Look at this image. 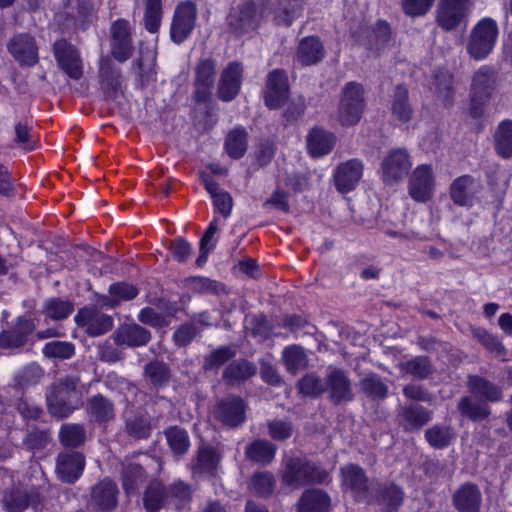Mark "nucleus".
<instances>
[{"instance_id":"63","label":"nucleus","mask_w":512,"mask_h":512,"mask_svg":"<svg viewBox=\"0 0 512 512\" xmlns=\"http://www.w3.org/2000/svg\"><path fill=\"white\" fill-rule=\"evenodd\" d=\"M15 141L25 150H33L36 143L31 134V127L26 123L19 122L15 125Z\"/></svg>"},{"instance_id":"53","label":"nucleus","mask_w":512,"mask_h":512,"mask_svg":"<svg viewBox=\"0 0 512 512\" xmlns=\"http://www.w3.org/2000/svg\"><path fill=\"white\" fill-rule=\"evenodd\" d=\"M144 472L137 464L128 465L123 472V488L127 494L133 493L138 484L143 481Z\"/></svg>"},{"instance_id":"10","label":"nucleus","mask_w":512,"mask_h":512,"mask_svg":"<svg viewBox=\"0 0 512 512\" xmlns=\"http://www.w3.org/2000/svg\"><path fill=\"white\" fill-rule=\"evenodd\" d=\"M342 486L356 501L371 502L370 486L364 470L355 464L341 468Z\"/></svg>"},{"instance_id":"51","label":"nucleus","mask_w":512,"mask_h":512,"mask_svg":"<svg viewBox=\"0 0 512 512\" xmlns=\"http://www.w3.org/2000/svg\"><path fill=\"white\" fill-rule=\"evenodd\" d=\"M219 456L213 448L203 447L199 450L195 469L199 472L212 473L219 463Z\"/></svg>"},{"instance_id":"60","label":"nucleus","mask_w":512,"mask_h":512,"mask_svg":"<svg viewBox=\"0 0 512 512\" xmlns=\"http://www.w3.org/2000/svg\"><path fill=\"white\" fill-rule=\"evenodd\" d=\"M362 390L374 397L384 398L387 395V386L377 376H369L361 381Z\"/></svg>"},{"instance_id":"2","label":"nucleus","mask_w":512,"mask_h":512,"mask_svg":"<svg viewBox=\"0 0 512 512\" xmlns=\"http://www.w3.org/2000/svg\"><path fill=\"white\" fill-rule=\"evenodd\" d=\"M282 483L298 489L311 483H323L328 473L315 464L301 458H289L282 473Z\"/></svg>"},{"instance_id":"41","label":"nucleus","mask_w":512,"mask_h":512,"mask_svg":"<svg viewBox=\"0 0 512 512\" xmlns=\"http://www.w3.org/2000/svg\"><path fill=\"white\" fill-rule=\"evenodd\" d=\"M453 78L447 71H441L435 76L434 88L438 100L443 105H450L453 98Z\"/></svg>"},{"instance_id":"32","label":"nucleus","mask_w":512,"mask_h":512,"mask_svg":"<svg viewBox=\"0 0 512 512\" xmlns=\"http://www.w3.org/2000/svg\"><path fill=\"white\" fill-rule=\"evenodd\" d=\"M276 446L267 440H255L246 447L245 454L251 461L269 464L275 457Z\"/></svg>"},{"instance_id":"7","label":"nucleus","mask_w":512,"mask_h":512,"mask_svg":"<svg viewBox=\"0 0 512 512\" xmlns=\"http://www.w3.org/2000/svg\"><path fill=\"white\" fill-rule=\"evenodd\" d=\"M364 90L361 84H346L339 107V119L343 125L356 124L364 110Z\"/></svg>"},{"instance_id":"57","label":"nucleus","mask_w":512,"mask_h":512,"mask_svg":"<svg viewBox=\"0 0 512 512\" xmlns=\"http://www.w3.org/2000/svg\"><path fill=\"white\" fill-rule=\"evenodd\" d=\"M300 11L301 6L297 1L289 2L287 5L281 4L275 14V22L277 25L290 26L300 15Z\"/></svg>"},{"instance_id":"24","label":"nucleus","mask_w":512,"mask_h":512,"mask_svg":"<svg viewBox=\"0 0 512 512\" xmlns=\"http://www.w3.org/2000/svg\"><path fill=\"white\" fill-rule=\"evenodd\" d=\"M325 56V49L318 37L303 38L297 48L296 62L302 66H311L320 62Z\"/></svg>"},{"instance_id":"50","label":"nucleus","mask_w":512,"mask_h":512,"mask_svg":"<svg viewBox=\"0 0 512 512\" xmlns=\"http://www.w3.org/2000/svg\"><path fill=\"white\" fill-rule=\"evenodd\" d=\"M473 336L490 352L498 356L505 354V347L502 342L493 334L483 328L472 330Z\"/></svg>"},{"instance_id":"47","label":"nucleus","mask_w":512,"mask_h":512,"mask_svg":"<svg viewBox=\"0 0 512 512\" xmlns=\"http://www.w3.org/2000/svg\"><path fill=\"white\" fill-rule=\"evenodd\" d=\"M59 436L64 446L77 447L84 442L85 432L81 425L66 424L61 427Z\"/></svg>"},{"instance_id":"22","label":"nucleus","mask_w":512,"mask_h":512,"mask_svg":"<svg viewBox=\"0 0 512 512\" xmlns=\"http://www.w3.org/2000/svg\"><path fill=\"white\" fill-rule=\"evenodd\" d=\"M453 504L458 512H480L482 494L477 485L465 483L453 495Z\"/></svg>"},{"instance_id":"18","label":"nucleus","mask_w":512,"mask_h":512,"mask_svg":"<svg viewBox=\"0 0 512 512\" xmlns=\"http://www.w3.org/2000/svg\"><path fill=\"white\" fill-rule=\"evenodd\" d=\"M242 68L239 63H230L221 73L218 97L225 102L233 100L240 91Z\"/></svg>"},{"instance_id":"5","label":"nucleus","mask_w":512,"mask_h":512,"mask_svg":"<svg viewBox=\"0 0 512 512\" xmlns=\"http://www.w3.org/2000/svg\"><path fill=\"white\" fill-rule=\"evenodd\" d=\"M79 379L66 377L53 386L47 394V404L50 413L58 418L68 417L74 410L71 399L75 394Z\"/></svg>"},{"instance_id":"52","label":"nucleus","mask_w":512,"mask_h":512,"mask_svg":"<svg viewBox=\"0 0 512 512\" xmlns=\"http://www.w3.org/2000/svg\"><path fill=\"white\" fill-rule=\"evenodd\" d=\"M458 408L464 416L473 420H482L489 414L487 405L472 402L468 397L460 400Z\"/></svg>"},{"instance_id":"21","label":"nucleus","mask_w":512,"mask_h":512,"mask_svg":"<svg viewBox=\"0 0 512 512\" xmlns=\"http://www.w3.org/2000/svg\"><path fill=\"white\" fill-rule=\"evenodd\" d=\"M8 49L21 65L32 66L38 60V49L35 41L27 34H19L11 39Z\"/></svg>"},{"instance_id":"33","label":"nucleus","mask_w":512,"mask_h":512,"mask_svg":"<svg viewBox=\"0 0 512 512\" xmlns=\"http://www.w3.org/2000/svg\"><path fill=\"white\" fill-rule=\"evenodd\" d=\"M282 361L286 370L292 374L307 367L308 359L302 347L290 345L282 351Z\"/></svg>"},{"instance_id":"9","label":"nucleus","mask_w":512,"mask_h":512,"mask_svg":"<svg viewBox=\"0 0 512 512\" xmlns=\"http://www.w3.org/2000/svg\"><path fill=\"white\" fill-rule=\"evenodd\" d=\"M197 18L196 5L191 1L177 5L170 28V36L173 42H184L195 28Z\"/></svg>"},{"instance_id":"39","label":"nucleus","mask_w":512,"mask_h":512,"mask_svg":"<svg viewBox=\"0 0 512 512\" xmlns=\"http://www.w3.org/2000/svg\"><path fill=\"white\" fill-rule=\"evenodd\" d=\"M275 484L276 480L272 473L260 471L252 475L249 482V489L258 496L266 497L273 493Z\"/></svg>"},{"instance_id":"29","label":"nucleus","mask_w":512,"mask_h":512,"mask_svg":"<svg viewBox=\"0 0 512 512\" xmlns=\"http://www.w3.org/2000/svg\"><path fill=\"white\" fill-rule=\"evenodd\" d=\"M474 179L463 175L453 181L450 187L451 199L456 205L471 206L473 204L475 189Z\"/></svg>"},{"instance_id":"30","label":"nucleus","mask_w":512,"mask_h":512,"mask_svg":"<svg viewBox=\"0 0 512 512\" xmlns=\"http://www.w3.org/2000/svg\"><path fill=\"white\" fill-rule=\"evenodd\" d=\"M468 387L473 394L487 401L496 402L502 398V389L499 386L479 376H470Z\"/></svg>"},{"instance_id":"35","label":"nucleus","mask_w":512,"mask_h":512,"mask_svg":"<svg viewBox=\"0 0 512 512\" xmlns=\"http://www.w3.org/2000/svg\"><path fill=\"white\" fill-rule=\"evenodd\" d=\"M495 148L503 158L512 156V121H502L495 133Z\"/></svg>"},{"instance_id":"12","label":"nucleus","mask_w":512,"mask_h":512,"mask_svg":"<svg viewBox=\"0 0 512 512\" xmlns=\"http://www.w3.org/2000/svg\"><path fill=\"white\" fill-rule=\"evenodd\" d=\"M435 189V178L430 165L422 164L417 166L409 179V195L417 202H427L433 196Z\"/></svg>"},{"instance_id":"54","label":"nucleus","mask_w":512,"mask_h":512,"mask_svg":"<svg viewBox=\"0 0 512 512\" xmlns=\"http://www.w3.org/2000/svg\"><path fill=\"white\" fill-rule=\"evenodd\" d=\"M109 294L111 295V303L113 306L121 301H128L135 298L138 294V290L131 284L121 282L112 284L109 288Z\"/></svg>"},{"instance_id":"15","label":"nucleus","mask_w":512,"mask_h":512,"mask_svg":"<svg viewBox=\"0 0 512 512\" xmlns=\"http://www.w3.org/2000/svg\"><path fill=\"white\" fill-rule=\"evenodd\" d=\"M325 391L329 392L330 399L334 403L348 402L353 398L350 380L346 373L338 368L329 369L326 375Z\"/></svg>"},{"instance_id":"16","label":"nucleus","mask_w":512,"mask_h":512,"mask_svg":"<svg viewBox=\"0 0 512 512\" xmlns=\"http://www.w3.org/2000/svg\"><path fill=\"white\" fill-rule=\"evenodd\" d=\"M78 325L84 327L91 336H99L112 328V318L93 308H83L75 316Z\"/></svg>"},{"instance_id":"23","label":"nucleus","mask_w":512,"mask_h":512,"mask_svg":"<svg viewBox=\"0 0 512 512\" xmlns=\"http://www.w3.org/2000/svg\"><path fill=\"white\" fill-rule=\"evenodd\" d=\"M199 176L206 191L213 199L215 210L224 218H228L231 215L233 208V199L230 193L220 189L219 184L215 182L206 172H201Z\"/></svg>"},{"instance_id":"62","label":"nucleus","mask_w":512,"mask_h":512,"mask_svg":"<svg viewBox=\"0 0 512 512\" xmlns=\"http://www.w3.org/2000/svg\"><path fill=\"white\" fill-rule=\"evenodd\" d=\"M235 351L230 347H221L210 354L205 360L204 368L207 370L219 368L221 365L234 357Z\"/></svg>"},{"instance_id":"38","label":"nucleus","mask_w":512,"mask_h":512,"mask_svg":"<svg viewBox=\"0 0 512 512\" xmlns=\"http://www.w3.org/2000/svg\"><path fill=\"white\" fill-rule=\"evenodd\" d=\"M392 113L401 122H407L412 115V109L408 103V90L399 85L395 88L392 100Z\"/></svg>"},{"instance_id":"37","label":"nucleus","mask_w":512,"mask_h":512,"mask_svg":"<svg viewBox=\"0 0 512 512\" xmlns=\"http://www.w3.org/2000/svg\"><path fill=\"white\" fill-rule=\"evenodd\" d=\"M400 415L407 430L419 429L431 419L430 413L420 406L404 408Z\"/></svg>"},{"instance_id":"59","label":"nucleus","mask_w":512,"mask_h":512,"mask_svg":"<svg viewBox=\"0 0 512 512\" xmlns=\"http://www.w3.org/2000/svg\"><path fill=\"white\" fill-rule=\"evenodd\" d=\"M380 501L386 505L388 512L396 511L403 501V491L390 485L382 490Z\"/></svg>"},{"instance_id":"48","label":"nucleus","mask_w":512,"mask_h":512,"mask_svg":"<svg viewBox=\"0 0 512 512\" xmlns=\"http://www.w3.org/2000/svg\"><path fill=\"white\" fill-rule=\"evenodd\" d=\"M73 311L70 302L60 299H49L44 306L45 314L53 320H62L67 318Z\"/></svg>"},{"instance_id":"31","label":"nucleus","mask_w":512,"mask_h":512,"mask_svg":"<svg viewBox=\"0 0 512 512\" xmlns=\"http://www.w3.org/2000/svg\"><path fill=\"white\" fill-rule=\"evenodd\" d=\"M256 367L247 360L234 361L223 372V379L228 384H236L245 381L255 375Z\"/></svg>"},{"instance_id":"17","label":"nucleus","mask_w":512,"mask_h":512,"mask_svg":"<svg viewBox=\"0 0 512 512\" xmlns=\"http://www.w3.org/2000/svg\"><path fill=\"white\" fill-rule=\"evenodd\" d=\"M112 55L120 62L128 60L132 54L129 23L126 20H117L111 27Z\"/></svg>"},{"instance_id":"11","label":"nucleus","mask_w":512,"mask_h":512,"mask_svg":"<svg viewBox=\"0 0 512 512\" xmlns=\"http://www.w3.org/2000/svg\"><path fill=\"white\" fill-rule=\"evenodd\" d=\"M53 51L60 69L73 80L81 79L84 71L79 51L63 39L54 43Z\"/></svg>"},{"instance_id":"40","label":"nucleus","mask_w":512,"mask_h":512,"mask_svg":"<svg viewBox=\"0 0 512 512\" xmlns=\"http://www.w3.org/2000/svg\"><path fill=\"white\" fill-rule=\"evenodd\" d=\"M403 373L410 374L418 379H425L432 373L430 360L424 356H417L400 364Z\"/></svg>"},{"instance_id":"3","label":"nucleus","mask_w":512,"mask_h":512,"mask_svg":"<svg viewBox=\"0 0 512 512\" xmlns=\"http://www.w3.org/2000/svg\"><path fill=\"white\" fill-rule=\"evenodd\" d=\"M496 84L493 68L484 65L474 72L470 84L469 112L473 117H480L489 102Z\"/></svg>"},{"instance_id":"13","label":"nucleus","mask_w":512,"mask_h":512,"mask_svg":"<svg viewBox=\"0 0 512 512\" xmlns=\"http://www.w3.org/2000/svg\"><path fill=\"white\" fill-rule=\"evenodd\" d=\"M364 164L359 159H350L339 164L333 173L336 189L342 193L353 191L362 179Z\"/></svg>"},{"instance_id":"27","label":"nucleus","mask_w":512,"mask_h":512,"mask_svg":"<svg viewBox=\"0 0 512 512\" xmlns=\"http://www.w3.org/2000/svg\"><path fill=\"white\" fill-rule=\"evenodd\" d=\"M150 332L137 324L125 325L121 327L115 336L117 345L128 347L143 346L149 342Z\"/></svg>"},{"instance_id":"14","label":"nucleus","mask_w":512,"mask_h":512,"mask_svg":"<svg viewBox=\"0 0 512 512\" xmlns=\"http://www.w3.org/2000/svg\"><path fill=\"white\" fill-rule=\"evenodd\" d=\"M246 406L240 397L229 396L222 399L215 408V417L223 424L236 427L245 420Z\"/></svg>"},{"instance_id":"1","label":"nucleus","mask_w":512,"mask_h":512,"mask_svg":"<svg viewBox=\"0 0 512 512\" xmlns=\"http://www.w3.org/2000/svg\"><path fill=\"white\" fill-rule=\"evenodd\" d=\"M499 34L497 22L485 17L479 20L472 28L468 42L467 52L475 60L487 58L493 51Z\"/></svg>"},{"instance_id":"61","label":"nucleus","mask_w":512,"mask_h":512,"mask_svg":"<svg viewBox=\"0 0 512 512\" xmlns=\"http://www.w3.org/2000/svg\"><path fill=\"white\" fill-rule=\"evenodd\" d=\"M435 0H402V8L406 15L418 17L425 15Z\"/></svg>"},{"instance_id":"25","label":"nucleus","mask_w":512,"mask_h":512,"mask_svg":"<svg viewBox=\"0 0 512 512\" xmlns=\"http://www.w3.org/2000/svg\"><path fill=\"white\" fill-rule=\"evenodd\" d=\"M117 486L111 480H103L96 485L92 492V503L101 511H110L117 504Z\"/></svg>"},{"instance_id":"8","label":"nucleus","mask_w":512,"mask_h":512,"mask_svg":"<svg viewBox=\"0 0 512 512\" xmlns=\"http://www.w3.org/2000/svg\"><path fill=\"white\" fill-rule=\"evenodd\" d=\"M411 167L412 162L406 149H392L382 160L381 177L386 184H395L408 174Z\"/></svg>"},{"instance_id":"43","label":"nucleus","mask_w":512,"mask_h":512,"mask_svg":"<svg viewBox=\"0 0 512 512\" xmlns=\"http://www.w3.org/2000/svg\"><path fill=\"white\" fill-rule=\"evenodd\" d=\"M167 497L162 485L153 481L150 483L144 494V506L149 512H156L164 504V500Z\"/></svg>"},{"instance_id":"49","label":"nucleus","mask_w":512,"mask_h":512,"mask_svg":"<svg viewBox=\"0 0 512 512\" xmlns=\"http://www.w3.org/2000/svg\"><path fill=\"white\" fill-rule=\"evenodd\" d=\"M166 438L171 450L175 454H183L189 447L187 432L177 427H171L166 432Z\"/></svg>"},{"instance_id":"42","label":"nucleus","mask_w":512,"mask_h":512,"mask_svg":"<svg viewBox=\"0 0 512 512\" xmlns=\"http://www.w3.org/2000/svg\"><path fill=\"white\" fill-rule=\"evenodd\" d=\"M162 20V0H146L144 24L150 33L158 31Z\"/></svg>"},{"instance_id":"64","label":"nucleus","mask_w":512,"mask_h":512,"mask_svg":"<svg viewBox=\"0 0 512 512\" xmlns=\"http://www.w3.org/2000/svg\"><path fill=\"white\" fill-rule=\"evenodd\" d=\"M145 373L149 379L156 385H161L169 378V371L165 364L152 362L145 368Z\"/></svg>"},{"instance_id":"19","label":"nucleus","mask_w":512,"mask_h":512,"mask_svg":"<svg viewBox=\"0 0 512 512\" xmlns=\"http://www.w3.org/2000/svg\"><path fill=\"white\" fill-rule=\"evenodd\" d=\"M288 96L287 76L282 70L272 71L267 80L265 103L271 109L279 108Z\"/></svg>"},{"instance_id":"20","label":"nucleus","mask_w":512,"mask_h":512,"mask_svg":"<svg viewBox=\"0 0 512 512\" xmlns=\"http://www.w3.org/2000/svg\"><path fill=\"white\" fill-rule=\"evenodd\" d=\"M84 467L85 459L78 452L61 453L57 458L56 471L64 482H75L82 475Z\"/></svg>"},{"instance_id":"45","label":"nucleus","mask_w":512,"mask_h":512,"mask_svg":"<svg viewBox=\"0 0 512 512\" xmlns=\"http://www.w3.org/2000/svg\"><path fill=\"white\" fill-rule=\"evenodd\" d=\"M30 503L28 493L21 488L11 490L3 498L4 507L8 512H22Z\"/></svg>"},{"instance_id":"4","label":"nucleus","mask_w":512,"mask_h":512,"mask_svg":"<svg viewBox=\"0 0 512 512\" xmlns=\"http://www.w3.org/2000/svg\"><path fill=\"white\" fill-rule=\"evenodd\" d=\"M264 13L263 5H257L251 0H246L230 11L227 23L235 33H247L258 28Z\"/></svg>"},{"instance_id":"55","label":"nucleus","mask_w":512,"mask_h":512,"mask_svg":"<svg viewBox=\"0 0 512 512\" xmlns=\"http://www.w3.org/2000/svg\"><path fill=\"white\" fill-rule=\"evenodd\" d=\"M298 389L306 396L316 397L325 391V385L318 376L307 374L299 380Z\"/></svg>"},{"instance_id":"58","label":"nucleus","mask_w":512,"mask_h":512,"mask_svg":"<svg viewBox=\"0 0 512 512\" xmlns=\"http://www.w3.org/2000/svg\"><path fill=\"white\" fill-rule=\"evenodd\" d=\"M260 373L262 379L269 385H281L282 378L273 364L272 356L268 355L260 360Z\"/></svg>"},{"instance_id":"44","label":"nucleus","mask_w":512,"mask_h":512,"mask_svg":"<svg viewBox=\"0 0 512 512\" xmlns=\"http://www.w3.org/2000/svg\"><path fill=\"white\" fill-rule=\"evenodd\" d=\"M453 436L452 430L447 426L435 425L425 432L426 440L435 449L447 447Z\"/></svg>"},{"instance_id":"28","label":"nucleus","mask_w":512,"mask_h":512,"mask_svg":"<svg viewBox=\"0 0 512 512\" xmlns=\"http://www.w3.org/2000/svg\"><path fill=\"white\" fill-rule=\"evenodd\" d=\"M330 497L327 493L311 489L304 492L298 501V512H328Z\"/></svg>"},{"instance_id":"34","label":"nucleus","mask_w":512,"mask_h":512,"mask_svg":"<svg viewBox=\"0 0 512 512\" xmlns=\"http://www.w3.org/2000/svg\"><path fill=\"white\" fill-rule=\"evenodd\" d=\"M88 411L91 417L99 423L109 422L115 416L113 404L102 395H96L89 399Z\"/></svg>"},{"instance_id":"36","label":"nucleus","mask_w":512,"mask_h":512,"mask_svg":"<svg viewBox=\"0 0 512 512\" xmlns=\"http://www.w3.org/2000/svg\"><path fill=\"white\" fill-rule=\"evenodd\" d=\"M247 132L243 128H235L226 138L225 149L234 159L241 158L247 150Z\"/></svg>"},{"instance_id":"6","label":"nucleus","mask_w":512,"mask_h":512,"mask_svg":"<svg viewBox=\"0 0 512 512\" xmlns=\"http://www.w3.org/2000/svg\"><path fill=\"white\" fill-rule=\"evenodd\" d=\"M471 10V0H439L436 20L443 30L452 31L466 25Z\"/></svg>"},{"instance_id":"56","label":"nucleus","mask_w":512,"mask_h":512,"mask_svg":"<svg viewBox=\"0 0 512 512\" xmlns=\"http://www.w3.org/2000/svg\"><path fill=\"white\" fill-rule=\"evenodd\" d=\"M43 354L47 357L69 359L74 355V346L69 342L51 341L43 347Z\"/></svg>"},{"instance_id":"46","label":"nucleus","mask_w":512,"mask_h":512,"mask_svg":"<svg viewBox=\"0 0 512 512\" xmlns=\"http://www.w3.org/2000/svg\"><path fill=\"white\" fill-rule=\"evenodd\" d=\"M215 62L212 59H203L196 68V85L208 90L214 83Z\"/></svg>"},{"instance_id":"26","label":"nucleus","mask_w":512,"mask_h":512,"mask_svg":"<svg viewBox=\"0 0 512 512\" xmlns=\"http://www.w3.org/2000/svg\"><path fill=\"white\" fill-rule=\"evenodd\" d=\"M334 144V135L321 128H313L307 136L308 152L314 158L328 154Z\"/></svg>"}]
</instances>
